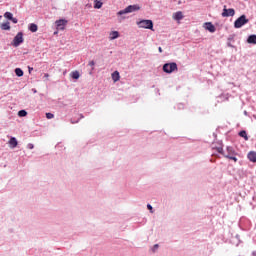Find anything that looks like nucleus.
<instances>
[{"label":"nucleus","mask_w":256,"mask_h":256,"mask_svg":"<svg viewBox=\"0 0 256 256\" xmlns=\"http://www.w3.org/2000/svg\"><path fill=\"white\" fill-rule=\"evenodd\" d=\"M139 9H141V7L137 4H134V5H129L125 9L118 11L117 12L118 21L120 23L122 21H125V19L127 18L123 15H127V13H135V11H139Z\"/></svg>","instance_id":"f257e3e1"},{"label":"nucleus","mask_w":256,"mask_h":256,"mask_svg":"<svg viewBox=\"0 0 256 256\" xmlns=\"http://www.w3.org/2000/svg\"><path fill=\"white\" fill-rule=\"evenodd\" d=\"M137 25L140 29H150V31H154L153 20H140L137 22Z\"/></svg>","instance_id":"f03ea898"},{"label":"nucleus","mask_w":256,"mask_h":256,"mask_svg":"<svg viewBox=\"0 0 256 256\" xmlns=\"http://www.w3.org/2000/svg\"><path fill=\"white\" fill-rule=\"evenodd\" d=\"M249 23V19H247V16L241 15L236 21L234 22L235 29H241L243 25H247Z\"/></svg>","instance_id":"7ed1b4c3"},{"label":"nucleus","mask_w":256,"mask_h":256,"mask_svg":"<svg viewBox=\"0 0 256 256\" xmlns=\"http://www.w3.org/2000/svg\"><path fill=\"white\" fill-rule=\"evenodd\" d=\"M177 63H166L163 65V71L164 73H174V71H177Z\"/></svg>","instance_id":"20e7f679"},{"label":"nucleus","mask_w":256,"mask_h":256,"mask_svg":"<svg viewBox=\"0 0 256 256\" xmlns=\"http://www.w3.org/2000/svg\"><path fill=\"white\" fill-rule=\"evenodd\" d=\"M227 153L226 159H230V161H234V163H237V154L235 153V149L232 147H227Z\"/></svg>","instance_id":"39448f33"},{"label":"nucleus","mask_w":256,"mask_h":256,"mask_svg":"<svg viewBox=\"0 0 256 256\" xmlns=\"http://www.w3.org/2000/svg\"><path fill=\"white\" fill-rule=\"evenodd\" d=\"M67 23H69V21L65 19L56 20L55 25H56L57 31H65V27H67Z\"/></svg>","instance_id":"423d86ee"},{"label":"nucleus","mask_w":256,"mask_h":256,"mask_svg":"<svg viewBox=\"0 0 256 256\" xmlns=\"http://www.w3.org/2000/svg\"><path fill=\"white\" fill-rule=\"evenodd\" d=\"M23 41H25V39L23 38V32H19L18 35L14 37L12 45L13 47H19V45H21Z\"/></svg>","instance_id":"0eeeda50"},{"label":"nucleus","mask_w":256,"mask_h":256,"mask_svg":"<svg viewBox=\"0 0 256 256\" xmlns=\"http://www.w3.org/2000/svg\"><path fill=\"white\" fill-rule=\"evenodd\" d=\"M203 27L206 31H209V33H215V31H217V29L215 28V25H213V23L211 22H205L203 24Z\"/></svg>","instance_id":"6e6552de"},{"label":"nucleus","mask_w":256,"mask_h":256,"mask_svg":"<svg viewBox=\"0 0 256 256\" xmlns=\"http://www.w3.org/2000/svg\"><path fill=\"white\" fill-rule=\"evenodd\" d=\"M110 41H115V39H119V31H112L109 34Z\"/></svg>","instance_id":"1a4fd4ad"},{"label":"nucleus","mask_w":256,"mask_h":256,"mask_svg":"<svg viewBox=\"0 0 256 256\" xmlns=\"http://www.w3.org/2000/svg\"><path fill=\"white\" fill-rule=\"evenodd\" d=\"M235 16V9L228 8L225 9V17H234Z\"/></svg>","instance_id":"9d476101"},{"label":"nucleus","mask_w":256,"mask_h":256,"mask_svg":"<svg viewBox=\"0 0 256 256\" xmlns=\"http://www.w3.org/2000/svg\"><path fill=\"white\" fill-rule=\"evenodd\" d=\"M248 159L251 161V163H256V152H249L248 153Z\"/></svg>","instance_id":"9b49d317"},{"label":"nucleus","mask_w":256,"mask_h":256,"mask_svg":"<svg viewBox=\"0 0 256 256\" xmlns=\"http://www.w3.org/2000/svg\"><path fill=\"white\" fill-rule=\"evenodd\" d=\"M173 19H175V21H181V19H183V12L178 11L174 13Z\"/></svg>","instance_id":"f8f14e48"},{"label":"nucleus","mask_w":256,"mask_h":256,"mask_svg":"<svg viewBox=\"0 0 256 256\" xmlns=\"http://www.w3.org/2000/svg\"><path fill=\"white\" fill-rule=\"evenodd\" d=\"M2 31H10L11 30V24L9 22H5L1 24Z\"/></svg>","instance_id":"ddd939ff"},{"label":"nucleus","mask_w":256,"mask_h":256,"mask_svg":"<svg viewBox=\"0 0 256 256\" xmlns=\"http://www.w3.org/2000/svg\"><path fill=\"white\" fill-rule=\"evenodd\" d=\"M247 43H250L251 45H256V35H250L247 39Z\"/></svg>","instance_id":"4468645a"},{"label":"nucleus","mask_w":256,"mask_h":256,"mask_svg":"<svg viewBox=\"0 0 256 256\" xmlns=\"http://www.w3.org/2000/svg\"><path fill=\"white\" fill-rule=\"evenodd\" d=\"M119 79H121V76L119 75V71H114L112 73V80L114 81V83H117Z\"/></svg>","instance_id":"2eb2a0df"},{"label":"nucleus","mask_w":256,"mask_h":256,"mask_svg":"<svg viewBox=\"0 0 256 256\" xmlns=\"http://www.w3.org/2000/svg\"><path fill=\"white\" fill-rule=\"evenodd\" d=\"M239 137H242L245 141H249V136L247 135V131L241 130L238 133Z\"/></svg>","instance_id":"dca6fc26"},{"label":"nucleus","mask_w":256,"mask_h":256,"mask_svg":"<svg viewBox=\"0 0 256 256\" xmlns=\"http://www.w3.org/2000/svg\"><path fill=\"white\" fill-rule=\"evenodd\" d=\"M9 144L13 149H15V147H17L18 145L17 138L11 137L9 140Z\"/></svg>","instance_id":"f3484780"},{"label":"nucleus","mask_w":256,"mask_h":256,"mask_svg":"<svg viewBox=\"0 0 256 256\" xmlns=\"http://www.w3.org/2000/svg\"><path fill=\"white\" fill-rule=\"evenodd\" d=\"M14 73H15V75H16L17 77H23V75H24V72H23V70H22L21 68H16V69L14 70Z\"/></svg>","instance_id":"a211bd4d"},{"label":"nucleus","mask_w":256,"mask_h":256,"mask_svg":"<svg viewBox=\"0 0 256 256\" xmlns=\"http://www.w3.org/2000/svg\"><path fill=\"white\" fill-rule=\"evenodd\" d=\"M101 7H103V2H101L99 0H95L94 1V9H101Z\"/></svg>","instance_id":"6ab92c4d"},{"label":"nucleus","mask_w":256,"mask_h":256,"mask_svg":"<svg viewBox=\"0 0 256 256\" xmlns=\"http://www.w3.org/2000/svg\"><path fill=\"white\" fill-rule=\"evenodd\" d=\"M212 149H216L217 153L223 155V146L215 147V144H212Z\"/></svg>","instance_id":"aec40b11"},{"label":"nucleus","mask_w":256,"mask_h":256,"mask_svg":"<svg viewBox=\"0 0 256 256\" xmlns=\"http://www.w3.org/2000/svg\"><path fill=\"white\" fill-rule=\"evenodd\" d=\"M37 29H38V27H37V24H30V26H29V30L32 32V33H37Z\"/></svg>","instance_id":"412c9836"},{"label":"nucleus","mask_w":256,"mask_h":256,"mask_svg":"<svg viewBox=\"0 0 256 256\" xmlns=\"http://www.w3.org/2000/svg\"><path fill=\"white\" fill-rule=\"evenodd\" d=\"M4 17L5 19H8V21H11V19H13V13L5 12Z\"/></svg>","instance_id":"4be33fe9"},{"label":"nucleus","mask_w":256,"mask_h":256,"mask_svg":"<svg viewBox=\"0 0 256 256\" xmlns=\"http://www.w3.org/2000/svg\"><path fill=\"white\" fill-rule=\"evenodd\" d=\"M71 77H72V79H79V77H80L79 71H73L71 73Z\"/></svg>","instance_id":"5701e85b"},{"label":"nucleus","mask_w":256,"mask_h":256,"mask_svg":"<svg viewBox=\"0 0 256 256\" xmlns=\"http://www.w3.org/2000/svg\"><path fill=\"white\" fill-rule=\"evenodd\" d=\"M18 116H19V117H27V112H26L25 110H20V111L18 112Z\"/></svg>","instance_id":"b1692460"},{"label":"nucleus","mask_w":256,"mask_h":256,"mask_svg":"<svg viewBox=\"0 0 256 256\" xmlns=\"http://www.w3.org/2000/svg\"><path fill=\"white\" fill-rule=\"evenodd\" d=\"M157 249H159V244H155V245L152 247V253H156V252H157Z\"/></svg>","instance_id":"393cba45"},{"label":"nucleus","mask_w":256,"mask_h":256,"mask_svg":"<svg viewBox=\"0 0 256 256\" xmlns=\"http://www.w3.org/2000/svg\"><path fill=\"white\" fill-rule=\"evenodd\" d=\"M46 117L48 119H53V117H55V115H53V113H46Z\"/></svg>","instance_id":"a878e982"},{"label":"nucleus","mask_w":256,"mask_h":256,"mask_svg":"<svg viewBox=\"0 0 256 256\" xmlns=\"http://www.w3.org/2000/svg\"><path fill=\"white\" fill-rule=\"evenodd\" d=\"M147 209L150 211V213H153V206H151V204L147 205Z\"/></svg>","instance_id":"bb28decb"},{"label":"nucleus","mask_w":256,"mask_h":256,"mask_svg":"<svg viewBox=\"0 0 256 256\" xmlns=\"http://www.w3.org/2000/svg\"><path fill=\"white\" fill-rule=\"evenodd\" d=\"M27 149H35V146L32 143H29L27 145Z\"/></svg>","instance_id":"cd10ccee"},{"label":"nucleus","mask_w":256,"mask_h":256,"mask_svg":"<svg viewBox=\"0 0 256 256\" xmlns=\"http://www.w3.org/2000/svg\"><path fill=\"white\" fill-rule=\"evenodd\" d=\"M10 21H12V23H18L17 18H14L13 16H12V19Z\"/></svg>","instance_id":"c85d7f7f"},{"label":"nucleus","mask_w":256,"mask_h":256,"mask_svg":"<svg viewBox=\"0 0 256 256\" xmlns=\"http://www.w3.org/2000/svg\"><path fill=\"white\" fill-rule=\"evenodd\" d=\"M89 65H90V67H95V61H93V60L90 61V62H89Z\"/></svg>","instance_id":"c756f323"},{"label":"nucleus","mask_w":256,"mask_h":256,"mask_svg":"<svg viewBox=\"0 0 256 256\" xmlns=\"http://www.w3.org/2000/svg\"><path fill=\"white\" fill-rule=\"evenodd\" d=\"M44 77H45L46 79H49V73H45V74H44Z\"/></svg>","instance_id":"7c9ffc66"},{"label":"nucleus","mask_w":256,"mask_h":256,"mask_svg":"<svg viewBox=\"0 0 256 256\" xmlns=\"http://www.w3.org/2000/svg\"><path fill=\"white\" fill-rule=\"evenodd\" d=\"M222 17H225V8L222 10Z\"/></svg>","instance_id":"2f4dec72"},{"label":"nucleus","mask_w":256,"mask_h":256,"mask_svg":"<svg viewBox=\"0 0 256 256\" xmlns=\"http://www.w3.org/2000/svg\"><path fill=\"white\" fill-rule=\"evenodd\" d=\"M158 51H159V53H163V48L159 47Z\"/></svg>","instance_id":"473e14b6"},{"label":"nucleus","mask_w":256,"mask_h":256,"mask_svg":"<svg viewBox=\"0 0 256 256\" xmlns=\"http://www.w3.org/2000/svg\"><path fill=\"white\" fill-rule=\"evenodd\" d=\"M228 47H233V45L231 44V42L227 43Z\"/></svg>","instance_id":"72a5a7b5"},{"label":"nucleus","mask_w":256,"mask_h":256,"mask_svg":"<svg viewBox=\"0 0 256 256\" xmlns=\"http://www.w3.org/2000/svg\"><path fill=\"white\" fill-rule=\"evenodd\" d=\"M28 71H29V73H31V71H33V68L28 67Z\"/></svg>","instance_id":"f704fd0d"},{"label":"nucleus","mask_w":256,"mask_h":256,"mask_svg":"<svg viewBox=\"0 0 256 256\" xmlns=\"http://www.w3.org/2000/svg\"><path fill=\"white\" fill-rule=\"evenodd\" d=\"M252 256H256V251L252 252Z\"/></svg>","instance_id":"c9c22d12"},{"label":"nucleus","mask_w":256,"mask_h":256,"mask_svg":"<svg viewBox=\"0 0 256 256\" xmlns=\"http://www.w3.org/2000/svg\"><path fill=\"white\" fill-rule=\"evenodd\" d=\"M57 33H58L57 31H56V32H54V35H57Z\"/></svg>","instance_id":"e433bc0d"},{"label":"nucleus","mask_w":256,"mask_h":256,"mask_svg":"<svg viewBox=\"0 0 256 256\" xmlns=\"http://www.w3.org/2000/svg\"><path fill=\"white\" fill-rule=\"evenodd\" d=\"M3 19V16H0V20Z\"/></svg>","instance_id":"4c0bfd02"}]
</instances>
